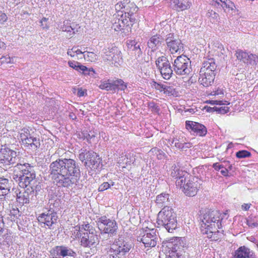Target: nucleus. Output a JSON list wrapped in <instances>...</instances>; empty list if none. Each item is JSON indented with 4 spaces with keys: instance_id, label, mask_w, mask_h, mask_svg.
<instances>
[{
    "instance_id": "45",
    "label": "nucleus",
    "mask_w": 258,
    "mask_h": 258,
    "mask_svg": "<svg viewBox=\"0 0 258 258\" xmlns=\"http://www.w3.org/2000/svg\"><path fill=\"white\" fill-rule=\"evenodd\" d=\"M124 26L121 24L120 19H117L113 23L112 28L114 29L115 31H118L123 29Z\"/></svg>"
},
{
    "instance_id": "22",
    "label": "nucleus",
    "mask_w": 258,
    "mask_h": 258,
    "mask_svg": "<svg viewBox=\"0 0 258 258\" xmlns=\"http://www.w3.org/2000/svg\"><path fill=\"white\" fill-rule=\"evenodd\" d=\"M216 65L213 58H210L205 60L203 63L202 67L201 68L200 73L203 74L204 72L211 74H215Z\"/></svg>"
},
{
    "instance_id": "11",
    "label": "nucleus",
    "mask_w": 258,
    "mask_h": 258,
    "mask_svg": "<svg viewBox=\"0 0 258 258\" xmlns=\"http://www.w3.org/2000/svg\"><path fill=\"white\" fill-rule=\"evenodd\" d=\"M156 64L164 79L168 80L171 77L174 71L171 69V65L166 57H159L156 60Z\"/></svg>"
},
{
    "instance_id": "55",
    "label": "nucleus",
    "mask_w": 258,
    "mask_h": 258,
    "mask_svg": "<svg viewBox=\"0 0 258 258\" xmlns=\"http://www.w3.org/2000/svg\"><path fill=\"white\" fill-rule=\"evenodd\" d=\"M154 88L157 90H159L160 92H163L165 87V84H161L157 83L155 82H154Z\"/></svg>"
},
{
    "instance_id": "49",
    "label": "nucleus",
    "mask_w": 258,
    "mask_h": 258,
    "mask_svg": "<svg viewBox=\"0 0 258 258\" xmlns=\"http://www.w3.org/2000/svg\"><path fill=\"white\" fill-rule=\"evenodd\" d=\"M171 144L178 149H182L183 148V145H182L183 143L180 142L179 140L177 139H174Z\"/></svg>"
},
{
    "instance_id": "61",
    "label": "nucleus",
    "mask_w": 258,
    "mask_h": 258,
    "mask_svg": "<svg viewBox=\"0 0 258 258\" xmlns=\"http://www.w3.org/2000/svg\"><path fill=\"white\" fill-rule=\"evenodd\" d=\"M76 48H77L76 47L74 46L72 49H69L67 52V54L72 57H75V52H74V49Z\"/></svg>"
},
{
    "instance_id": "63",
    "label": "nucleus",
    "mask_w": 258,
    "mask_h": 258,
    "mask_svg": "<svg viewBox=\"0 0 258 258\" xmlns=\"http://www.w3.org/2000/svg\"><path fill=\"white\" fill-rule=\"evenodd\" d=\"M86 93V91L85 90H83L82 88L78 89V92H77V95L79 97H82L85 95V94Z\"/></svg>"
},
{
    "instance_id": "56",
    "label": "nucleus",
    "mask_w": 258,
    "mask_h": 258,
    "mask_svg": "<svg viewBox=\"0 0 258 258\" xmlns=\"http://www.w3.org/2000/svg\"><path fill=\"white\" fill-rule=\"evenodd\" d=\"M212 95L219 96L220 97H222L224 95V92L222 89L218 88L216 90L213 91L212 92Z\"/></svg>"
},
{
    "instance_id": "57",
    "label": "nucleus",
    "mask_w": 258,
    "mask_h": 258,
    "mask_svg": "<svg viewBox=\"0 0 258 258\" xmlns=\"http://www.w3.org/2000/svg\"><path fill=\"white\" fill-rule=\"evenodd\" d=\"M82 134L83 135L82 138H83L84 139H86L88 141L91 140V139L95 137V135L94 134H90L84 132L82 133Z\"/></svg>"
},
{
    "instance_id": "59",
    "label": "nucleus",
    "mask_w": 258,
    "mask_h": 258,
    "mask_svg": "<svg viewBox=\"0 0 258 258\" xmlns=\"http://www.w3.org/2000/svg\"><path fill=\"white\" fill-rule=\"evenodd\" d=\"M121 24L124 26V27H127L130 24L128 23V20L127 17H125V19L122 18L121 16V19H120Z\"/></svg>"
},
{
    "instance_id": "28",
    "label": "nucleus",
    "mask_w": 258,
    "mask_h": 258,
    "mask_svg": "<svg viewBox=\"0 0 258 258\" xmlns=\"http://www.w3.org/2000/svg\"><path fill=\"white\" fill-rule=\"evenodd\" d=\"M169 197L168 194L164 193L158 195L156 199V204L160 207L168 206L169 203Z\"/></svg>"
},
{
    "instance_id": "19",
    "label": "nucleus",
    "mask_w": 258,
    "mask_h": 258,
    "mask_svg": "<svg viewBox=\"0 0 258 258\" xmlns=\"http://www.w3.org/2000/svg\"><path fill=\"white\" fill-rule=\"evenodd\" d=\"M12 180L4 177H0V201L5 200L6 197L10 192Z\"/></svg>"
},
{
    "instance_id": "8",
    "label": "nucleus",
    "mask_w": 258,
    "mask_h": 258,
    "mask_svg": "<svg viewBox=\"0 0 258 258\" xmlns=\"http://www.w3.org/2000/svg\"><path fill=\"white\" fill-rule=\"evenodd\" d=\"M190 60L185 55H181L174 60L173 71L178 75H187L191 72Z\"/></svg>"
},
{
    "instance_id": "27",
    "label": "nucleus",
    "mask_w": 258,
    "mask_h": 258,
    "mask_svg": "<svg viewBox=\"0 0 258 258\" xmlns=\"http://www.w3.org/2000/svg\"><path fill=\"white\" fill-rule=\"evenodd\" d=\"M22 144L25 146L30 147L34 150H36L40 145L39 139L34 136H32L30 138H29L28 140Z\"/></svg>"
},
{
    "instance_id": "40",
    "label": "nucleus",
    "mask_w": 258,
    "mask_h": 258,
    "mask_svg": "<svg viewBox=\"0 0 258 258\" xmlns=\"http://www.w3.org/2000/svg\"><path fill=\"white\" fill-rule=\"evenodd\" d=\"M85 59L91 62L95 61L98 59V56L93 52L86 51L84 54Z\"/></svg>"
},
{
    "instance_id": "23",
    "label": "nucleus",
    "mask_w": 258,
    "mask_h": 258,
    "mask_svg": "<svg viewBox=\"0 0 258 258\" xmlns=\"http://www.w3.org/2000/svg\"><path fill=\"white\" fill-rule=\"evenodd\" d=\"M234 258H255L253 252L243 246L238 248L235 252Z\"/></svg>"
},
{
    "instance_id": "24",
    "label": "nucleus",
    "mask_w": 258,
    "mask_h": 258,
    "mask_svg": "<svg viewBox=\"0 0 258 258\" xmlns=\"http://www.w3.org/2000/svg\"><path fill=\"white\" fill-rule=\"evenodd\" d=\"M169 4L173 9L178 11L187 10L191 5L188 0H173L171 3Z\"/></svg>"
},
{
    "instance_id": "21",
    "label": "nucleus",
    "mask_w": 258,
    "mask_h": 258,
    "mask_svg": "<svg viewBox=\"0 0 258 258\" xmlns=\"http://www.w3.org/2000/svg\"><path fill=\"white\" fill-rule=\"evenodd\" d=\"M101 160L96 153L92 151H88L87 161H85L84 164L91 169H97L100 163Z\"/></svg>"
},
{
    "instance_id": "48",
    "label": "nucleus",
    "mask_w": 258,
    "mask_h": 258,
    "mask_svg": "<svg viewBox=\"0 0 258 258\" xmlns=\"http://www.w3.org/2000/svg\"><path fill=\"white\" fill-rule=\"evenodd\" d=\"M151 151H152V152H155V154H157V157L159 159H162L163 157L164 156V153H163V152L162 150H159L156 148H153L152 149H151Z\"/></svg>"
},
{
    "instance_id": "62",
    "label": "nucleus",
    "mask_w": 258,
    "mask_h": 258,
    "mask_svg": "<svg viewBox=\"0 0 258 258\" xmlns=\"http://www.w3.org/2000/svg\"><path fill=\"white\" fill-rule=\"evenodd\" d=\"M210 103L212 105H225L226 103H223L222 101H218V100H210Z\"/></svg>"
},
{
    "instance_id": "39",
    "label": "nucleus",
    "mask_w": 258,
    "mask_h": 258,
    "mask_svg": "<svg viewBox=\"0 0 258 258\" xmlns=\"http://www.w3.org/2000/svg\"><path fill=\"white\" fill-rule=\"evenodd\" d=\"M99 88L102 90L107 91H114V86L113 83H109L108 81L101 82L99 86Z\"/></svg>"
},
{
    "instance_id": "51",
    "label": "nucleus",
    "mask_w": 258,
    "mask_h": 258,
    "mask_svg": "<svg viewBox=\"0 0 258 258\" xmlns=\"http://www.w3.org/2000/svg\"><path fill=\"white\" fill-rule=\"evenodd\" d=\"M68 64L70 67L73 68L74 69H75L78 71H79L81 64H80V63L79 62H78L77 61H69L68 62Z\"/></svg>"
},
{
    "instance_id": "34",
    "label": "nucleus",
    "mask_w": 258,
    "mask_h": 258,
    "mask_svg": "<svg viewBox=\"0 0 258 258\" xmlns=\"http://www.w3.org/2000/svg\"><path fill=\"white\" fill-rule=\"evenodd\" d=\"M34 136L33 134H31L29 130L27 128H22L20 132V138L22 143L26 142L29 138Z\"/></svg>"
},
{
    "instance_id": "3",
    "label": "nucleus",
    "mask_w": 258,
    "mask_h": 258,
    "mask_svg": "<svg viewBox=\"0 0 258 258\" xmlns=\"http://www.w3.org/2000/svg\"><path fill=\"white\" fill-rule=\"evenodd\" d=\"M157 223L159 225L164 227L168 232H172L176 228L177 220L176 214L171 208L169 206L164 207L159 212Z\"/></svg>"
},
{
    "instance_id": "54",
    "label": "nucleus",
    "mask_w": 258,
    "mask_h": 258,
    "mask_svg": "<svg viewBox=\"0 0 258 258\" xmlns=\"http://www.w3.org/2000/svg\"><path fill=\"white\" fill-rule=\"evenodd\" d=\"M79 72H82L85 75L90 74V69H88L86 66L81 65L79 69Z\"/></svg>"
},
{
    "instance_id": "58",
    "label": "nucleus",
    "mask_w": 258,
    "mask_h": 258,
    "mask_svg": "<svg viewBox=\"0 0 258 258\" xmlns=\"http://www.w3.org/2000/svg\"><path fill=\"white\" fill-rule=\"evenodd\" d=\"M8 17L3 12L0 11V23L3 24L7 21Z\"/></svg>"
},
{
    "instance_id": "7",
    "label": "nucleus",
    "mask_w": 258,
    "mask_h": 258,
    "mask_svg": "<svg viewBox=\"0 0 258 258\" xmlns=\"http://www.w3.org/2000/svg\"><path fill=\"white\" fill-rule=\"evenodd\" d=\"M97 225L101 234H107L110 237L117 234L118 226L114 220L101 216L97 219Z\"/></svg>"
},
{
    "instance_id": "26",
    "label": "nucleus",
    "mask_w": 258,
    "mask_h": 258,
    "mask_svg": "<svg viewBox=\"0 0 258 258\" xmlns=\"http://www.w3.org/2000/svg\"><path fill=\"white\" fill-rule=\"evenodd\" d=\"M164 41L162 37L159 35H154L150 38L148 42V45L149 48L155 49L160 46Z\"/></svg>"
},
{
    "instance_id": "25",
    "label": "nucleus",
    "mask_w": 258,
    "mask_h": 258,
    "mask_svg": "<svg viewBox=\"0 0 258 258\" xmlns=\"http://www.w3.org/2000/svg\"><path fill=\"white\" fill-rule=\"evenodd\" d=\"M215 74L206 73H200L199 82L205 87H208L211 85L215 79Z\"/></svg>"
},
{
    "instance_id": "29",
    "label": "nucleus",
    "mask_w": 258,
    "mask_h": 258,
    "mask_svg": "<svg viewBox=\"0 0 258 258\" xmlns=\"http://www.w3.org/2000/svg\"><path fill=\"white\" fill-rule=\"evenodd\" d=\"M213 168L217 171H220L221 174L224 176H228L229 170L231 169L232 166H229L228 168L226 167L223 164H219V163H215L212 165Z\"/></svg>"
},
{
    "instance_id": "53",
    "label": "nucleus",
    "mask_w": 258,
    "mask_h": 258,
    "mask_svg": "<svg viewBox=\"0 0 258 258\" xmlns=\"http://www.w3.org/2000/svg\"><path fill=\"white\" fill-rule=\"evenodd\" d=\"M12 62V58L8 55L3 56L0 58V63L1 64L6 63H9Z\"/></svg>"
},
{
    "instance_id": "50",
    "label": "nucleus",
    "mask_w": 258,
    "mask_h": 258,
    "mask_svg": "<svg viewBox=\"0 0 258 258\" xmlns=\"http://www.w3.org/2000/svg\"><path fill=\"white\" fill-rule=\"evenodd\" d=\"M167 258H184V255L181 252L176 253L169 252V255Z\"/></svg>"
},
{
    "instance_id": "18",
    "label": "nucleus",
    "mask_w": 258,
    "mask_h": 258,
    "mask_svg": "<svg viewBox=\"0 0 258 258\" xmlns=\"http://www.w3.org/2000/svg\"><path fill=\"white\" fill-rule=\"evenodd\" d=\"M57 216L56 212L51 210L41 214L38 217L39 222L44 223L50 229V227L56 222Z\"/></svg>"
},
{
    "instance_id": "30",
    "label": "nucleus",
    "mask_w": 258,
    "mask_h": 258,
    "mask_svg": "<svg viewBox=\"0 0 258 258\" xmlns=\"http://www.w3.org/2000/svg\"><path fill=\"white\" fill-rule=\"evenodd\" d=\"M138 11V7L134 3H130L128 0L125 10H124L125 17H129L130 16H133Z\"/></svg>"
},
{
    "instance_id": "1",
    "label": "nucleus",
    "mask_w": 258,
    "mask_h": 258,
    "mask_svg": "<svg viewBox=\"0 0 258 258\" xmlns=\"http://www.w3.org/2000/svg\"><path fill=\"white\" fill-rule=\"evenodd\" d=\"M49 171L53 182L58 187H72L81 176L79 164L72 159H56L50 164Z\"/></svg>"
},
{
    "instance_id": "43",
    "label": "nucleus",
    "mask_w": 258,
    "mask_h": 258,
    "mask_svg": "<svg viewBox=\"0 0 258 258\" xmlns=\"http://www.w3.org/2000/svg\"><path fill=\"white\" fill-rule=\"evenodd\" d=\"M210 109L213 110L219 113L225 114L229 111V107L227 106H222V107H214L213 108H210Z\"/></svg>"
},
{
    "instance_id": "37",
    "label": "nucleus",
    "mask_w": 258,
    "mask_h": 258,
    "mask_svg": "<svg viewBox=\"0 0 258 258\" xmlns=\"http://www.w3.org/2000/svg\"><path fill=\"white\" fill-rule=\"evenodd\" d=\"M188 176L187 173L185 172V174H182L181 175L178 176V178H175L176 185L179 186L180 188L182 187L184 184H186L187 181V176Z\"/></svg>"
},
{
    "instance_id": "15",
    "label": "nucleus",
    "mask_w": 258,
    "mask_h": 258,
    "mask_svg": "<svg viewBox=\"0 0 258 258\" xmlns=\"http://www.w3.org/2000/svg\"><path fill=\"white\" fill-rule=\"evenodd\" d=\"M185 127L190 133L196 136L203 137L207 133V128L204 125L192 121H186Z\"/></svg>"
},
{
    "instance_id": "32",
    "label": "nucleus",
    "mask_w": 258,
    "mask_h": 258,
    "mask_svg": "<svg viewBox=\"0 0 258 258\" xmlns=\"http://www.w3.org/2000/svg\"><path fill=\"white\" fill-rule=\"evenodd\" d=\"M75 228H76L77 231H78L77 232L78 237L79 235H82V234H84V233H86V232H94L93 227L88 223L82 224L79 226H77L75 227Z\"/></svg>"
},
{
    "instance_id": "12",
    "label": "nucleus",
    "mask_w": 258,
    "mask_h": 258,
    "mask_svg": "<svg viewBox=\"0 0 258 258\" xmlns=\"http://www.w3.org/2000/svg\"><path fill=\"white\" fill-rule=\"evenodd\" d=\"M237 59L247 66H255L258 64V55L249 53L240 49H238L235 53Z\"/></svg>"
},
{
    "instance_id": "41",
    "label": "nucleus",
    "mask_w": 258,
    "mask_h": 258,
    "mask_svg": "<svg viewBox=\"0 0 258 258\" xmlns=\"http://www.w3.org/2000/svg\"><path fill=\"white\" fill-rule=\"evenodd\" d=\"M163 93L168 96L176 95L177 92L172 86L165 84Z\"/></svg>"
},
{
    "instance_id": "20",
    "label": "nucleus",
    "mask_w": 258,
    "mask_h": 258,
    "mask_svg": "<svg viewBox=\"0 0 258 258\" xmlns=\"http://www.w3.org/2000/svg\"><path fill=\"white\" fill-rule=\"evenodd\" d=\"M137 240L143 242L145 247H154L157 243L156 236L154 233H144L143 235L138 237Z\"/></svg>"
},
{
    "instance_id": "36",
    "label": "nucleus",
    "mask_w": 258,
    "mask_h": 258,
    "mask_svg": "<svg viewBox=\"0 0 258 258\" xmlns=\"http://www.w3.org/2000/svg\"><path fill=\"white\" fill-rule=\"evenodd\" d=\"M246 224L250 228H253L258 226V217L250 215L246 219Z\"/></svg>"
},
{
    "instance_id": "4",
    "label": "nucleus",
    "mask_w": 258,
    "mask_h": 258,
    "mask_svg": "<svg viewBox=\"0 0 258 258\" xmlns=\"http://www.w3.org/2000/svg\"><path fill=\"white\" fill-rule=\"evenodd\" d=\"M133 247V244L132 242L124 240L119 237L115 240L114 243L108 251V254L109 258H125L126 255Z\"/></svg>"
},
{
    "instance_id": "17",
    "label": "nucleus",
    "mask_w": 258,
    "mask_h": 258,
    "mask_svg": "<svg viewBox=\"0 0 258 258\" xmlns=\"http://www.w3.org/2000/svg\"><path fill=\"white\" fill-rule=\"evenodd\" d=\"M167 246L170 249V252L174 253L181 252L183 254L184 253V248L186 247L185 238L183 237H173L170 240Z\"/></svg>"
},
{
    "instance_id": "31",
    "label": "nucleus",
    "mask_w": 258,
    "mask_h": 258,
    "mask_svg": "<svg viewBox=\"0 0 258 258\" xmlns=\"http://www.w3.org/2000/svg\"><path fill=\"white\" fill-rule=\"evenodd\" d=\"M127 47L130 51H134L135 55H138V56H140L142 53V51L140 48L139 44L136 41V40H130L127 43Z\"/></svg>"
},
{
    "instance_id": "10",
    "label": "nucleus",
    "mask_w": 258,
    "mask_h": 258,
    "mask_svg": "<svg viewBox=\"0 0 258 258\" xmlns=\"http://www.w3.org/2000/svg\"><path fill=\"white\" fill-rule=\"evenodd\" d=\"M165 42L167 48L171 53L176 52L180 53L183 51V44L181 40L173 33H169L166 36Z\"/></svg>"
},
{
    "instance_id": "35",
    "label": "nucleus",
    "mask_w": 258,
    "mask_h": 258,
    "mask_svg": "<svg viewBox=\"0 0 258 258\" xmlns=\"http://www.w3.org/2000/svg\"><path fill=\"white\" fill-rule=\"evenodd\" d=\"M182 174H185V172L181 170H180V167L178 163L177 165L174 164L171 167V176L174 178H178V176Z\"/></svg>"
},
{
    "instance_id": "42",
    "label": "nucleus",
    "mask_w": 258,
    "mask_h": 258,
    "mask_svg": "<svg viewBox=\"0 0 258 258\" xmlns=\"http://www.w3.org/2000/svg\"><path fill=\"white\" fill-rule=\"evenodd\" d=\"M251 156V153L246 150H240L236 153V156L238 158H244L249 157Z\"/></svg>"
},
{
    "instance_id": "64",
    "label": "nucleus",
    "mask_w": 258,
    "mask_h": 258,
    "mask_svg": "<svg viewBox=\"0 0 258 258\" xmlns=\"http://www.w3.org/2000/svg\"><path fill=\"white\" fill-rule=\"evenodd\" d=\"M209 13L210 14L209 16L213 18V19H216V21H217L218 17H219V15L217 13H216V12H213V11H211Z\"/></svg>"
},
{
    "instance_id": "6",
    "label": "nucleus",
    "mask_w": 258,
    "mask_h": 258,
    "mask_svg": "<svg viewBox=\"0 0 258 258\" xmlns=\"http://www.w3.org/2000/svg\"><path fill=\"white\" fill-rule=\"evenodd\" d=\"M20 163V157L17 153L6 146L0 149V164L7 168L10 166H17Z\"/></svg>"
},
{
    "instance_id": "60",
    "label": "nucleus",
    "mask_w": 258,
    "mask_h": 258,
    "mask_svg": "<svg viewBox=\"0 0 258 258\" xmlns=\"http://www.w3.org/2000/svg\"><path fill=\"white\" fill-rule=\"evenodd\" d=\"M128 20V21L130 22V25L132 26L136 22H137V19L136 18V17L134 16V15H133V16H130L129 17H127Z\"/></svg>"
},
{
    "instance_id": "46",
    "label": "nucleus",
    "mask_w": 258,
    "mask_h": 258,
    "mask_svg": "<svg viewBox=\"0 0 258 258\" xmlns=\"http://www.w3.org/2000/svg\"><path fill=\"white\" fill-rule=\"evenodd\" d=\"M111 185H113V182H112L111 184H110L107 182H104L99 186L98 191H103L109 188L111 186Z\"/></svg>"
},
{
    "instance_id": "38",
    "label": "nucleus",
    "mask_w": 258,
    "mask_h": 258,
    "mask_svg": "<svg viewBox=\"0 0 258 258\" xmlns=\"http://www.w3.org/2000/svg\"><path fill=\"white\" fill-rule=\"evenodd\" d=\"M113 86H114V91L116 89L121 91H124L127 88V85L121 79H117L113 82Z\"/></svg>"
},
{
    "instance_id": "13",
    "label": "nucleus",
    "mask_w": 258,
    "mask_h": 258,
    "mask_svg": "<svg viewBox=\"0 0 258 258\" xmlns=\"http://www.w3.org/2000/svg\"><path fill=\"white\" fill-rule=\"evenodd\" d=\"M26 189L23 192H19L17 195V201L21 206L25 204H28L30 201L35 200L38 191L40 190H35L30 187H25Z\"/></svg>"
},
{
    "instance_id": "9",
    "label": "nucleus",
    "mask_w": 258,
    "mask_h": 258,
    "mask_svg": "<svg viewBox=\"0 0 258 258\" xmlns=\"http://www.w3.org/2000/svg\"><path fill=\"white\" fill-rule=\"evenodd\" d=\"M102 57L104 61L115 66L120 65V63L122 62L121 52L116 47L105 49Z\"/></svg>"
},
{
    "instance_id": "44",
    "label": "nucleus",
    "mask_w": 258,
    "mask_h": 258,
    "mask_svg": "<svg viewBox=\"0 0 258 258\" xmlns=\"http://www.w3.org/2000/svg\"><path fill=\"white\" fill-rule=\"evenodd\" d=\"M127 3H128V0H123L122 2L117 3L115 6V10L117 11H120L122 9L125 10Z\"/></svg>"
},
{
    "instance_id": "5",
    "label": "nucleus",
    "mask_w": 258,
    "mask_h": 258,
    "mask_svg": "<svg viewBox=\"0 0 258 258\" xmlns=\"http://www.w3.org/2000/svg\"><path fill=\"white\" fill-rule=\"evenodd\" d=\"M220 215V214L217 210H206L203 216L201 224L202 230H203V228L206 229L204 233L208 234L209 231L210 233H212L213 232L211 229L212 230L213 227L215 228L216 226L218 229L220 228L221 223H219Z\"/></svg>"
},
{
    "instance_id": "14",
    "label": "nucleus",
    "mask_w": 258,
    "mask_h": 258,
    "mask_svg": "<svg viewBox=\"0 0 258 258\" xmlns=\"http://www.w3.org/2000/svg\"><path fill=\"white\" fill-rule=\"evenodd\" d=\"M201 181L197 177L189 178L183 186L182 191L188 197L195 196L201 187Z\"/></svg>"
},
{
    "instance_id": "33",
    "label": "nucleus",
    "mask_w": 258,
    "mask_h": 258,
    "mask_svg": "<svg viewBox=\"0 0 258 258\" xmlns=\"http://www.w3.org/2000/svg\"><path fill=\"white\" fill-rule=\"evenodd\" d=\"M216 3L218 6H220L225 11L226 9L232 10L235 7L234 3L230 0H216Z\"/></svg>"
},
{
    "instance_id": "52",
    "label": "nucleus",
    "mask_w": 258,
    "mask_h": 258,
    "mask_svg": "<svg viewBox=\"0 0 258 258\" xmlns=\"http://www.w3.org/2000/svg\"><path fill=\"white\" fill-rule=\"evenodd\" d=\"M79 159L82 162L84 163L85 161H87V158H88V152L86 153H85V152H81L79 154Z\"/></svg>"
},
{
    "instance_id": "2",
    "label": "nucleus",
    "mask_w": 258,
    "mask_h": 258,
    "mask_svg": "<svg viewBox=\"0 0 258 258\" xmlns=\"http://www.w3.org/2000/svg\"><path fill=\"white\" fill-rule=\"evenodd\" d=\"M13 178L18 182L21 188L30 187L35 190H40V182L36 178V174L33 168L29 164L21 163L14 166Z\"/></svg>"
},
{
    "instance_id": "47",
    "label": "nucleus",
    "mask_w": 258,
    "mask_h": 258,
    "mask_svg": "<svg viewBox=\"0 0 258 258\" xmlns=\"http://www.w3.org/2000/svg\"><path fill=\"white\" fill-rule=\"evenodd\" d=\"M62 30L63 31L67 32H72V33L70 34V35L75 34L76 31L75 30V28H73L72 26L64 25L62 28Z\"/></svg>"
},
{
    "instance_id": "16",
    "label": "nucleus",
    "mask_w": 258,
    "mask_h": 258,
    "mask_svg": "<svg viewBox=\"0 0 258 258\" xmlns=\"http://www.w3.org/2000/svg\"><path fill=\"white\" fill-rule=\"evenodd\" d=\"M81 245L85 247H95L99 242L97 235L94 232H86L80 235Z\"/></svg>"
}]
</instances>
